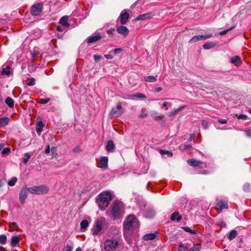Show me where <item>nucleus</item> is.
<instances>
[{
    "label": "nucleus",
    "mask_w": 251,
    "mask_h": 251,
    "mask_svg": "<svg viewBox=\"0 0 251 251\" xmlns=\"http://www.w3.org/2000/svg\"><path fill=\"white\" fill-rule=\"evenodd\" d=\"M89 225V223L86 220H83L80 223V227L81 229H86Z\"/></svg>",
    "instance_id": "33"
},
{
    "label": "nucleus",
    "mask_w": 251,
    "mask_h": 251,
    "mask_svg": "<svg viewBox=\"0 0 251 251\" xmlns=\"http://www.w3.org/2000/svg\"><path fill=\"white\" fill-rule=\"evenodd\" d=\"M144 80L149 82H153L156 80V78L152 75H150L147 77H145Z\"/></svg>",
    "instance_id": "32"
},
{
    "label": "nucleus",
    "mask_w": 251,
    "mask_h": 251,
    "mask_svg": "<svg viewBox=\"0 0 251 251\" xmlns=\"http://www.w3.org/2000/svg\"><path fill=\"white\" fill-rule=\"evenodd\" d=\"M9 121V119L7 117H2L0 118V126H6Z\"/></svg>",
    "instance_id": "26"
},
{
    "label": "nucleus",
    "mask_w": 251,
    "mask_h": 251,
    "mask_svg": "<svg viewBox=\"0 0 251 251\" xmlns=\"http://www.w3.org/2000/svg\"><path fill=\"white\" fill-rule=\"evenodd\" d=\"M101 38V37L100 35H95L89 37L88 38V42L90 43L95 42L98 40H100Z\"/></svg>",
    "instance_id": "19"
},
{
    "label": "nucleus",
    "mask_w": 251,
    "mask_h": 251,
    "mask_svg": "<svg viewBox=\"0 0 251 251\" xmlns=\"http://www.w3.org/2000/svg\"><path fill=\"white\" fill-rule=\"evenodd\" d=\"M93 57H94L95 60L96 61H99L102 58V57L101 56L98 55H94L93 56Z\"/></svg>",
    "instance_id": "54"
},
{
    "label": "nucleus",
    "mask_w": 251,
    "mask_h": 251,
    "mask_svg": "<svg viewBox=\"0 0 251 251\" xmlns=\"http://www.w3.org/2000/svg\"><path fill=\"white\" fill-rule=\"evenodd\" d=\"M186 107L185 105H183L182 106H180L177 109H176L172 111L168 114L169 117H173L175 115H176L177 113H178L179 111H180L181 110L184 109Z\"/></svg>",
    "instance_id": "21"
},
{
    "label": "nucleus",
    "mask_w": 251,
    "mask_h": 251,
    "mask_svg": "<svg viewBox=\"0 0 251 251\" xmlns=\"http://www.w3.org/2000/svg\"><path fill=\"white\" fill-rule=\"evenodd\" d=\"M43 5L39 2L36 4L33 5L31 9V13L32 15L37 16L42 12Z\"/></svg>",
    "instance_id": "8"
},
{
    "label": "nucleus",
    "mask_w": 251,
    "mask_h": 251,
    "mask_svg": "<svg viewBox=\"0 0 251 251\" xmlns=\"http://www.w3.org/2000/svg\"><path fill=\"white\" fill-rule=\"evenodd\" d=\"M250 185L249 184H245L244 185V189L245 191H249L250 189Z\"/></svg>",
    "instance_id": "59"
},
{
    "label": "nucleus",
    "mask_w": 251,
    "mask_h": 251,
    "mask_svg": "<svg viewBox=\"0 0 251 251\" xmlns=\"http://www.w3.org/2000/svg\"><path fill=\"white\" fill-rule=\"evenodd\" d=\"M192 149V146L191 145H184V149L186 150L189 151Z\"/></svg>",
    "instance_id": "62"
},
{
    "label": "nucleus",
    "mask_w": 251,
    "mask_h": 251,
    "mask_svg": "<svg viewBox=\"0 0 251 251\" xmlns=\"http://www.w3.org/2000/svg\"><path fill=\"white\" fill-rule=\"evenodd\" d=\"M39 54L38 48H34L33 53H32V57L33 59H35Z\"/></svg>",
    "instance_id": "40"
},
{
    "label": "nucleus",
    "mask_w": 251,
    "mask_h": 251,
    "mask_svg": "<svg viewBox=\"0 0 251 251\" xmlns=\"http://www.w3.org/2000/svg\"><path fill=\"white\" fill-rule=\"evenodd\" d=\"M159 152L162 155L167 154L168 156H171V157L173 156L172 152L170 151H164L163 150H160Z\"/></svg>",
    "instance_id": "38"
},
{
    "label": "nucleus",
    "mask_w": 251,
    "mask_h": 251,
    "mask_svg": "<svg viewBox=\"0 0 251 251\" xmlns=\"http://www.w3.org/2000/svg\"><path fill=\"white\" fill-rule=\"evenodd\" d=\"M156 235L155 233H150L145 235L143 238L145 241L149 240H153L155 238Z\"/></svg>",
    "instance_id": "23"
},
{
    "label": "nucleus",
    "mask_w": 251,
    "mask_h": 251,
    "mask_svg": "<svg viewBox=\"0 0 251 251\" xmlns=\"http://www.w3.org/2000/svg\"><path fill=\"white\" fill-rule=\"evenodd\" d=\"M212 36V34H209L205 35H197L193 37L189 41V43H194L199 40H204Z\"/></svg>",
    "instance_id": "12"
},
{
    "label": "nucleus",
    "mask_w": 251,
    "mask_h": 251,
    "mask_svg": "<svg viewBox=\"0 0 251 251\" xmlns=\"http://www.w3.org/2000/svg\"><path fill=\"white\" fill-rule=\"evenodd\" d=\"M182 229L186 232H189L191 234H196V231L195 230H193L190 228V227L188 226H184L182 227Z\"/></svg>",
    "instance_id": "37"
},
{
    "label": "nucleus",
    "mask_w": 251,
    "mask_h": 251,
    "mask_svg": "<svg viewBox=\"0 0 251 251\" xmlns=\"http://www.w3.org/2000/svg\"><path fill=\"white\" fill-rule=\"evenodd\" d=\"M44 125L41 121H38L37 123L36 131L38 133H40L43 131V128Z\"/></svg>",
    "instance_id": "24"
},
{
    "label": "nucleus",
    "mask_w": 251,
    "mask_h": 251,
    "mask_svg": "<svg viewBox=\"0 0 251 251\" xmlns=\"http://www.w3.org/2000/svg\"><path fill=\"white\" fill-rule=\"evenodd\" d=\"M187 248L184 246V244L180 243L178 247V251H187Z\"/></svg>",
    "instance_id": "42"
},
{
    "label": "nucleus",
    "mask_w": 251,
    "mask_h": 251,
    "mask_svg": "<svg viewBox=\"0 0 251 251\" xmlns=\"http://www.w3.org/2000/svg\"><path fill=\"white\" fill-rule=\"evenodd\" d=\"M10 67L9 66H6V68H3L1 74L2 75H9L10 74Z\"/></svg>",
    "instance_id": "31"
},
{
    "label": "nucleus",
    "mask_w": 251,
    "mask_h": 251,
    "mask_svg": "<svg viewBox=\"0 0 251 251\" xmlns=\"http://www.w3.org/2000/svg\"><path fill=\"white\" fill-rule=\"evenodd\" d=\"M24 156H25V158L23 159V163L25 164H26L28 162L29 159L30 158L31 155L29 154V153L26 152V153H25Z\"/></svg>",
    "instance_id": "35"
},
{
    "label": "nucleus",
    "mask_w": 251,
    "mask_h": 251,
    "mask_svg": "<svg viewBox=\"0 0 251 251\" xmlns=\"http://www.w3.org/2000/svg\"><path fill=\"white\" fill-rule=\"evenodd\" d=\"M201 247L199 244L195 245L192 248L190 249L189 250H187V251H200Z\"/></svg>",
    "instance_id": "36"
},
{
    "label": "nucleus",
    "mask_w": 251,
    "mask_h": 251,
    "mask_svg": "<svg viewBox=\"0 0 251 251\" xmlns=\"http://www.w3.org/2000/svg\"><path fill=\"white\" fill-rule=\"evenodd\" d=\"M7 236L4 234L0 235V244L1 245H4L6 243Z\"/></svg>",
    "instance_id": "34"
},
{
    "label": "nucleus",
    "mask_w": 251,
    "mask_h": 251,
    "mask_svg": "<svg viewBox=\"0 0 251 251\" xmlns=\"http://www.w3.org/2000/svg\"><path fill=\"white\" fill-rule=\"evenodd\" d=\"M162 106L165 108L166 110H167V109H168V106H171V103H170L167 101H164L162 103Z\"/></svg>",
    "instance_id": "51"
},
{
    "label": "nucleus",
    "mask_w": 251,
    "mask_h": 251,
    "mask_svg": "<svg viewBox=\"0 0 251 251\" xmlns=\"http://www.w3.org/2000/svg\"><path fill=\"white\" fill-rule=\"evenodd\" d=\"M234 28L233 26L230 27V28L229 29H226V30H223L222 31H221L220 32V35H225L227 32H228L229 31L231 30V29H232L233 28Z\"/></svg>",
    "instance_id": "46"
},
{
    "label": "nucleus",
    "mask_w": 251,
    "mask_h": 251,
    "mask_svg": "<svg viewBox=\"0 0 251 251\" xmlns=\"http://www.w3.org/2000/svg\"><path fill=\"white\" fill-rule=\"evenodd\" d=\"M35 83V80L34 78H32L30 81L28 83V85L29 86H33Z\"/></svg>",
    "instance_id": "55"
},
{
    "label": "nucleus",
    "mask_w": 251,
    "mask_h": 251,
    "mask_svg": "<svg viewBox=\"0 0 251 251\" xmlns=\"http://www.w3.org/2000/svg\"><path fill=\"white\" fill-rule=\"evenodd\" d=\"M49 190V187L45 185L34 186L31 187H28L29 193L33 195H44L47 194Z\"/></svg>",
    "instance_id": "5"
},
{
    "label": "nucleus",
    "mask_w": 251,
    "mask_h": 251,
    "mask_svg": "<svg viewBox=\"0 0 251 251\" xmlns=\"http://www.w3.org/2000/svg\"><path fill=\"white\" fill-rule=\"evenodd\" d=\"M187 163L190 166H194V167L199 166L202 164L201 162L197 160L192 159H188L187 160Z\"/></svg>",
    "instance_id": "20"
},
{
    "label": "nucleus",
    "mask_w": 251,
    "mask_h": 251,
    "mask_svg": "<svg viewBox=\"0 0 251 251\" xmlns=\"http://www.w3.org/2000/svg\"><path fill=\"white\" fill-rule=\"evenodd\" d=\"M105 221L103 218H98L95 224V226H94L93 234L97 235L99 233L102 228V226L105 223Z\"/></svg>",
    "instance_id": "6"
},
{
    "label": "nucleus",
    "mask_w": 251,
    "mask_h": 251,
    "mask_svg": "<svg viewBox=\"0 0 251 251\" xmlns=\"http://www.w3.org/2000/svg\"><path fill=\"white\" fill-rule=\"evenodd\" d=\"M216 46V44L212 42H209L203 45V48L205 50L210 49Z\"/></svg>",
    "instance_id": "28"
},
{
    "label": "nucleus",
    "mask_w": 251,
    "mask_h": 251,
    "mask_svg": "<svg viewBox=\"0 0 251 251\" xmlns=\"http://www.w3.org/2000/svg\"><path fill=\"white\" fill-rule=\"evenodd\" d=\"M105 149L106 151L108 152H113L115 149V146L114 142L112 140L108 141Z\"/></svg>",
    "instance_id": "16"
},
{
    "label": "nucleus",
    "mask_w": 251,
    "mask_h": 251,
    "mask_svg": "<svg viewBox=\"0 0 251 251\" xmlns=\"http://www.w3.org/2000/svg\"><path fill=\"white\" fill-rule=\"evenodd\" d=\"M116 30L119 34L125 37H126L129 32V29L126 26L123 25L117 26Z\"/></svg>",
    "instance_id": "11"
},
{
    "label": "nucleus",
    "mask_w": 251,
    "mask_h": 251,
    "mask_svg": "<svg viewBox=\"0 0 251 251\" xmlns=\"http://www.w3.org/2000/svg\"><path fill=\"white\" fill-rule=\"evenodd\" d=\"M50 100V99L49 98H48V99H41L40 100L39 103H42V104H46Z\"/></svg>",
    "instance_id": "47"
},
{
    "label": "nucleus",
    "mask_w": 251,
    "mask_h": 251,
    "mask_svg": "<svg viewBox=\"0 0 251 251\" xmlns=\"http://www.w3.org/2000/svg\"><path fill=\"white\" fill-rule=\"evenodd\" d=\"M228 205L226 201L219 200L216 203V209L217 211L221 212L223 209H227Z\"/></svg>",
    "instance_id": "13"
},
{
    "label": "nucleus",
    "mask_w": 251,
    "mask_h": 251,
    "mask_svg": "<svg viewBox=\"0 0 251 251\" xmlns=\"http://www.w3.org/2000/svg\"><path fill=\"white\" fill-rule=\"evenodd\" d=\"M59 23L61 24L65 27H68L70 26V24L68 22V17L67 16H63L62 17Z\"/></svg>",
    "instance_id": "18"
},
{
    "label": "nucleus",
    "mask_w": 251,
    "mask_h": 251,
    "mask_svg": "<svg viewBox=\"0 0 251 251\" xmlns=\"http://www.w3.org/2000/svg\"><path fill=\"white\" fill-rule=\"evenodd\" d=\"M162 90V87H158L154 89V92H156V93H158V92H159L160 91H161Z\"/></svg>",
    "instance_id": "63"
},
{
    "label": "nucleus",
    "mask_w": 251,
    "mask_h": 251,
    "mask_svg": "<svg viewBox=\"0 0 251 251\" xmlns=\"http://www.w3.org/2000/svg\"><path fill=\"white\" fill-rule=\"evenodd\" d=\"M240 61V58L238 56H235L231 58V63L232 64H236Z\"/></svg>",
    "instance_id": "39"
},
{
    "label": "nucleus",
    "mask_w": 251,
    "mask_h": 251,
    "mask_svg": "<svg viewBox=\"0 0 251 251\" xmlns=\"http://www.w3.org/2000/svg\"><path fill=\"white\" fill-rule=\"evenodd\" d=\"M182 219V217L181 215L179 214V213L177 212H175L173 213L171 216V219L172 221H180Z\"/></svg>",
    "instance_id": "17"
},
{
    "label": "nucleus",
    "mask_w": 251,
    "mask_h": 251,
    "mask_svg": "<svg viewBox=\"0 0 251 251\" xmlns=\"http://www.w3.org/2000/svg\"><path fill=\"white\" fill-rule=\"evenodd\" d=\"M20 242L19 237L17 236H13L11 240V246L12 247H15L16 245Z\"/></svg>",
    "instance_id": "25"
},
{
    "label": "nucleus",
    "mask_w": 251,
    "mask_h": 251,
    "mask_svg": "<svg viewBox=\"0 0 251 251\" xmlns=\"http://www.w3.org/2000/svg\"><path fill=\"white\" fill-rule=\"evenodd\" d=\"M64 26L63 25H58L56 27V29L58 31H63L64 30Z\"/></svg>",
    "instance_id": "53"
},
{
    "label": "nucleus",
    "mask_w": 251,
    "mask_h": 251,
    "mask_svg": "<svg viewBox=\"0 0 251 251\" xmlns=\"http://www.w3.org/2000/svg\"><path fill=\"white\" fill-rule=\"evenodd\" d=\"M108 159L107 157L102 156L100 157V162L101 166H100V167L103 169H106L108 166Z\"/></svg>",
    "instance_id": "15"
},
{
    "label": "nucleus",
    "mask_w": 251,
    "mask_h": 251,
    "mask_svg": "<svg viewBox=\"0 0 251 251\" xmlns=\"http://www.w3.org/2000/svg\"><path fill=\"white\" fill-rule=\"evenodd\" d=\"M244 131L248 137L251 138V128H248L245 129Z\"/></svg>",
    "instance_id": "45"
},
{
    "label": "nucleus",
    "mask_w": 251,
    "mask_h": 251,
    "mask_svg": "<svg viewBox=\"0 0 251 251\" xmlns=\"http://www.w3.org/2000/svg\"><path fill=\"white\" fill-rule=\"evenodd\" d=\"M122 109V105L120 102L117 103L116 107L113 108L110 113L111 118H115L119 117L122 113L121 110Z\"/></svg>",
    "instance_id": "7"
},
{
    "label": "nucleus",
    "mask_w": 251,
    "mask_h": 251,
    "mask_svg": "<svg viewBox=\"0 0 251 251\" xmlns=\"http://www.w3.org/2000/svg\"><path fill=\"white\" fill-rule=\"evenodd\" d=\"M115 32V30L114 28H110L107 30V33L110 37H113L114 36Z\"/></svg>",
    "instance_id": "43"
},
{
    "label": "nucleus",
    "mask_w": 251,
    "mask_h": 251,
    "mask_svg": "<svg viewBox=\"0 0 251 251\" xmlns=\"http://www.w3.org/2000/svg\"><path fill=\"white\" fill-rule=\"evenodd\" d=\"M10 152V150L8 148H5L2 151V153L3 154H7Z\"/></svg>",
    "instance_id": "50"
},
{
    "label": "nucleus",
    "mask_w": 251,
    "mask_h": 251,
    "mask_svg": "<svg viewBox=\"0 0 251 251\" xmlns=\"http://www.w3.org/2000/svg\"><path fill=\"white\" fill-rule=\"evenodd\" d=\"M218 122L220 124H226L227 123V120H225V119H220L219 120H218Z\"/></svg>",
    "instance_id": "61"
},
{
    "label": "nucleus",
    "mask_w": 251,
    "mask_h": 251,
    "mask_svg": "<svg viewBox=\"0 0 251 251\" xmlns=\"http://www.w3.org/2000/svg\"><path fill=\"white\" fill-rule=\"evenodd\" d=\"M237 235V232L236 230L233 229L230 231L228 235V239L229 240H232L234 239Z\"/></svg>",
    "instance_id": "27"
},
{
    "label": "nucleus",
    "mask_w": 251,
    "mask_h": 251,
    "mask_svg": "<svg viewBox=\"0 0 251 251\" xmlns=\"http://www.w3.org/2000/svg\"><path fill=\"white\" fill-rule=\"evenodd\" d=\"M129 18V15L128 13L125 9L123 10L119 16L121 24L123 25L126 24L128 21Z\"/></svg>",
    "instance_id": "10"
},
{
    "label": "nucleus",
    "mask_w": 251,
    "mask_h": 251,
    "mask_svg": "<svg viewBox=\"0 0 251 251\" xmlns=\"http://www.w3.org/2000/svg\"><path fill=\"white\" fill-rule=\"evenodd\" d=\"M111 217L113 219L119 218L124 213V205L122 202L115 201L111 207Z\"/></svg>",
    "instance_id": "2"
},
{
    "label": "nucleus",
    "mask_w": 251,
    "mask_h": 251,
    "mask_svg": "<svg viewBox=\"0 0 251 251\" xmlns=\"http://www.w3.org/2000/svg\"><path fill=\"white\" fill-rule=\"evenodd\" d=\"M139 221L134 215H130L126 219L124 223V235L126 236L128 231L138 228Z\"/></svg>",
    "instance_id": "1"
},
{
    "label": "nucleus",
    "mask_w": 251,
    "mask_h": 251,
    "mask_svg": "<svg viewBox=\"0 0 251 251\" xmlns=\"http://www.w3.org/2000/svg\"><path fill=\"white\" fill-rule=\"evenodd\" d=\"M5 103L10 108L14 106V100L10 97H7L5 100Z\"/></svg>",
    "instance_id": "30"
},
{
    "label": "nucleus",
    "mask_w": 251,
    "mask_h": 251,
    "mask_svg": "<svg viewBox=\"0 0 251 251\" xmlns=\"http://www.w3.org/2000/svg\"><path fill=\"white\" fill-rule=\"evenodd\" d=\"M122 51V49L121 48H117L113 50V52L114 53L117 54L121 52Z\"/></svg>",
    "instance_id": "60"
},
{
    "label": "nucleus",
    "mask_w": 251,
    "mask_h": 251,
    "mask_svg": "<svg viewBox=\"0 0 251 251\" xmlns=\"http://www.w3.org/2000/svg\"><path fill=\"white\" fill-rule=\"evenodd\" d=\"M151 115L153 118H157L159 117L158 113L155 111H152L151 113Z\"/></svg>",
    "instance_id": "48"
},
{
    "label": "nucleus",
    "mask_w": 251,
    "mask_h": 251,
    "mask_svg": "<svg viewBox=\"0 0 251 251\" xmlns=\"http://www.w3.org/2000/svg\"><path fill=\"white\" fill-rule=\"evenodd\" d=\"M147 117V114L146 112L145 109H142L141 113L139 115V118H145Z\"/></svg>",
    "instance_id": "44"
},
{
    "label": "nucleus",
    "mask_w": 251,
    "mask_h": 251,
    "mask_svg": "<svg viewBox=\"0 0 251 251\" xmlns=\"http://www.w3.org/2000/svg\"><path fill=\"white\" fill-rule=\"evenodd\" d=\"M111 199L112 196L110 192L106 191L101 193L97 200L100 209L104 210L107 208Z\"/></svg>",
    "instance_id": "3"
},
{
    "label": "nucleus",
    "mask_w": 251,
    "mask_h": 251,
    "mask_svg": "<svg viewBox=\"0 0 251 251\" xmlns=\"http://www.w3.org/2000/svg\"><path fill=\"white\" fill-rule=\"evenodd\" d=\"M236 116L237 117V118L238 119H243V120H245L247 119V118H248V116L244 114H241L238 116H237L236 115Z\"/></svg>",
    "instance_id": "49"
},
{
    "label": "nucleus",
    "mask_w": 251,
    "mask_h": 251,
    "mask_svg": "<svg viewBox=\"0 0 251 251\" xmlns=\"http://www.w3.org/2000/svg\"><path fill=\"white\" fill-rule=\"evenodd\" d=\"M130 97L129 99H132V100H133L134 97L139 98V99H146V96L144 94H143L142 93H137L135 95L130 96Z\"/></svg>",
    "instance_id": "29"
},
{
    "label": "nucleus",
    "mask_w": 251,
    "mask_h": 251,
    "mask_svg": "<svg viewBox=\"0 0 251 251\" xmlns=\"http://www.w3.org/2000/svg\"><path fill=\"white\" fill-rule=\"evenodd\" d=\"M28 192V187H25L22 188L19 194V200L21 203L23 204L25 202Z\"/></svg>",
    "instance_id": "9"
},
{
    "label": "nucleus",
    "mask_w": 251,
    "mask_h": 251,
    "mask_svg": "<svg viewBox=\"0 0 251 251\" xmlns=\"http://www.w3.org/2000/svg\"><path fill=\"white\" fill-rule=\"evenodd\" d=\"M104 56L107 59H112L113 58V56L110 54H105Z\"/></svg>",
    "instance_id": "56"
},
{
    "label": "nucleus",
    "mask_w": 251,
    "mask_h": 251,
    "mask_svg": "<svg viewBox=\"0 0 251 251\" xmlns=\"http://www.w3.org/2000/svg\"><path fill=\"white\" fill-rule=\"evenodd\" d=\"M73 248L70 245H67L65 251H72Z\"/></svg>",
    "instance_id": "57"
},
{
    "label": "nucleus",
    "mask_w": 251,
    "mask_h": 251,
    "mask_svg": "<svg viewBox=\"0 0 251 251\" xmlns=\"http://www.w3.org/2000/svg\"><path fill=\"white\" fill-rule=\"evenodd\" d=\"M17 181V178L16 177H13L9 181L8 184L10 186H14Z\"/></svg>",
    "instance_id": "41"
},
{
    "label": "nucleus",
    "mask_w": 251,
    "mask_h": 251,
    "mask_svg": "<svg viewBox=\"0 0 251 251\" xmlns=\"http://www.w3.org/2000/svg\"><path fill=\"white\" fill-rule=\"evenodd\" d=\"M50 147L49 146V145H47V147H46V148L45 149V153L46 154H48L50 153Z\"/></svg>",
    "instance_id": "58"
},
{
    "label": "nucleus",
    "mask_w": 251,
    "mask_h": 251,
    "mask_svg": "<svg viewBox=\"0 0 251 251\" xmlns=\"http://www.w3.org/2000/svg\"><path fill=\"white\" fill-rule=\"evenodd\" d=\"M145 216L147 218H151L155 215V212L153 209L147 210L144 213Z\"/></svg>",
    "instance_id": "22"
},
{
    "label": "nucleus",
    "mask_w": 251,
    "mask_h": 251,
    "mask_svg": "<svg viewBox=\"0 0 251 251\" xmlns=\"http://www.w3.org/2000/svg\"><path fill=\"white\" fill-rule=\"evenodd\" d=\"M121 241L117 238L106 239L103 243V250L105 251H115L121 246Z\"/></svg>",
    "instance_id": "4"
},
{
    "label": "nucleus",
    "mask_w": 251,
    "mask_h": 251,
    "mask_svg": "<svg viewBox=\"0 0 251 251\" xmlns=\"http://www.w3.org/2000/svg\"><path fill=\"white\" fill-rule=\"evenodd\" d=\"M202 126L204 129H207L208 127V123L206 121L203 120L202 121Z\"/></svg>",
    "instance_id": "52"
},
{
    "label": "nucleus",
    "mask_w": 251,
    "mask_h": 251,
    "mask_svg": "<svg viewBox=\"0 0 251 251\" xmlns=\"http://www.w3.org/2000/svg\"><path fill=\"white\" fill-rule=\"evenodd\" d=\"M152 17V14L151 12L145 13L138 16L136 18V21L144 20L146 19H151Z\"/></svg>",
    "instance_id": "14"
},
{
    "label": "nucleus",
    "mask_w": 251,
    "mask_h": 251,
    "mask_svg": "<svg viewBox=\"0 0 251 251\" xmlns=\"http://www.w3.org/2000/svg\"><path fill=\"white\" fill-rule=\"evenodd\" d=\"M5 180L1 179L0 180V188L5 184Z\"/></svg>",
    "instance_id": "64"
}]
</instances>
